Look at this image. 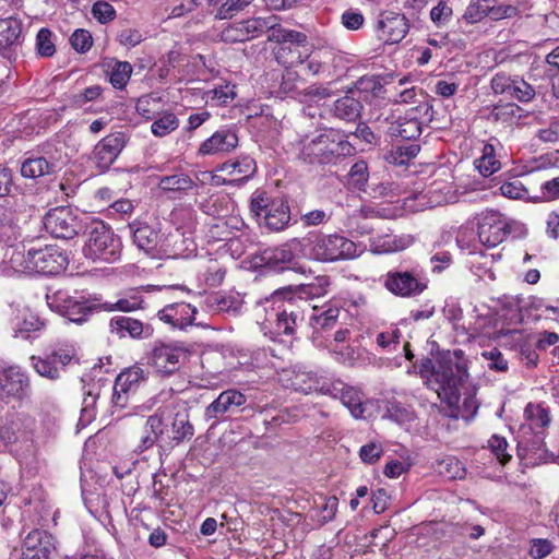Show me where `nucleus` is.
<instances>
[{"label": "nucleus", "instance_id": "1", "mask_svg": "<svg viewBox=\"0 0 559 559\" xmlns=\"http://www.w3.org/2000/svg\"><path fill=\"white\" fill-rule=\"evenodd\" d=\"M423 370H430L428 385L439 399L450 407L460 402V388L466 380L467 367L461 349L447 352L438 356L436 361L427 359L421 365Z\"/></svg>", "mask_w": 559, "mask_h": 559}, {"label": "nucleus", "instance_id": "2", "mask_svg": "<svg viewBox=\"0 0 559 559\" xmlns=\"http://www.w3.org/2000/svg\"><path fill=\"white\" fill-rule=\"evenodd\" d=\"M433 119V107L429 102H420L417 106L409 108L402 117L393 107H384L376 117V122L380 128H385V132L392 138L403 140H416L427 126Z\"/></svg>", "mask_w": 559, "mask_h": 559}, {"label": "nucleus", "instance_id": "3", "mask_svg": "<svg viewBox=\"0 0 559 559\" xmlns=\"http://www.w3.org/2000/svg\"><path fill=\"white\" fill-rule=\"evenodd\" d=\"M301 240L304 242V255L312 260L333 262L357 257L356 243L337 234H319Z\"/></svg>", "mask_w": 559, "mask_h": 559}, {"label": "nucleus", "instance_id": "4", "mask_svg": "<svg viewBox=\"0 0 559 559\" xmlns=\"http://www.w3.org/2000/svg\"><path fill=\"white\" fill-rule=\"evenodd\" d=\"M84 255L93 261L112 263L121 255V241L111 227L103 221L94 219L86 225Z\"/></svg>", "mask_w": 559, "mask_h": 559}, {"label": "nucleus", "instance_id": "5", "mask_svg": "<svg viewBox=\"0 0 559 559\" xmlns=\"http://www.w3.org/2000/svg\"><path fill=\"white\" fill-rule=\"evenodd\" d=\"M250 212L270 231H282L290 222L288 201L284 197L271 198L265 191L252 194Z\"/></svg>", "mask_w": 559, "mask_h": 559}, {"label": "nucleus", "instance_id": "6", "mask_svg": "<svg viewBox=\"0 0 559 559\" xmlns=\"http://www.w3.org/2000/svg\"><path fill=\"white\" fill-rule=\"evenodd\" d=\"M304 254V242L301 239H292L290 241L272 248H265L252 255L254 267H265L272 271H297L298 254Z\"/></svg>", "mask_w": 559, "mask_h": 559}, {"label": "nucleus", "instance_id": "7", "mask_svg": "<svg viewBox=\"0 0 559 559\" xmlns=\"http://www.w3.org/2000/svg\"><path fill=\"white\" fill-rule=\"evenodd\" d=\"M189 352L181 343H156L148 356V364L160 377H169L180 369Z\"/></svg>", "mask_w": 559, "mask_h": 559}, {"label": "nucleus", "instance_id": "8", "mask_svg": "<svg viewBox=\"0 0 559 559\" xmlns=\"http://www.w3.org/2000/svg\"><path fill=\"white\" fill-rule=\"evenodd\" d=\"M23 261V269L41 274H58L68 264V258L52 246L29 248Z\"/></svg>", "mask_w": 559, "mask_h": 559}, {"label": "nucleus", "instance_id": "9", "mask_svg": "<svg viewBox=\"0 0 559 559\" xmlns=\"http://www.w3.org/2000/svg\"><path fill=\"white\" fill-rule=\"evenodd\" d=\"M480 243L492 248L500 245L511 233L504 215L495 210H485L475 216Z\"/></svg>", "mask_w": 559, "mask_h": 559}, {"label": "nucleus", "instance_id": "10", "mask_svg": "<svg viewBox=\"0 0 559 559\" xmlns=\"http://www.w3.org/2000/svg\"><path fill=\"white\" fill-rule=\"evenodd\" d=\"M343 145L334 139L332 131L321 133L302 145L300 157L308 164H329L342 154Z\"/></svg>", "mask_w": 559, "mask_h": 559}, {"label": "nucleus", "instance_id": "11", "mask_svg": "<svg viewBox=\"0 0 559 559\" xmlns=\"http://www.w3.org/2000/svg\"><path fill=\"white\" fill-rule=\"evenodd\" d=\"M46 298L52 311L76 324L86 322L96 309V306L88 304L87 300L69 296L63 292H57L51 296L47 295Z\"/></svg>", "mask_w": 559, "mask_h": 559}, {"label": "nucleus", "instance_id": "12", "mask_svg": "<svg viewBox=\"0 0 559 559\" xmlns=\"http://www.w3.org/2000/svg\"><path fill=\"white\" fill-rule=\"evenodd\" d=\"M44 226L55 238L72 239L83 228L81 221L70 207L51 209L44 217Z\"/></svg>", "mask_w": 559, "mask_h": 559}, {"label": "nucleus", "instance_id": "13", "mask_svg": "<svg viewBox=\"0 0 559 559\" xmlns=\"http://www.w3.org/2000/svg\"><path fill=\"white\" fill-rule=\"evenodd\" d=\"M383 285L390 293L400 297H415L427 288V284L415 270L390 271L383 276Z\"/></svg>", "mask_w": 559, "mask_h": 559}, {"label": "nucleus", "instance_id": "14", "mask_svg": "<svg viewBox=\"0 0 559 559\" xmlns=\"http://www.w3.org/2000/svg\"><path fill=\"white\" fill-rule=\"evenodd\" d=\"M166 419L170 420V435L168 439L174 444L190 440L194 435L193 425L190 423L187 403L174 399L167 404Z\"/></svg>", "mask_w": 559, "mask_h": 559}, {"label": "nucleus", "instance_id": "15", "mask_svg": "<svg viewBox=\"0 0 559 559\" xmlns=\"http://www.w3.org/2000/svg\"><path fill=\"white\" fill-rule=\"evenodd\" d=\"M147 374L143 368L134 365L121 371L114 385L112 403L115 407L126 408L130 396L136 392L141 383L145 382Z\"/></svg>", "mask_w": 559, "mask_h": 559}, {"label": "nucleus", "instance_id": "16", "mask_svg": "<svg viewBox=\"0 0 559 559\" xmlns=\"http://www.w3.org/2000/svg\"><path fill=\"white\" fill-rule=\"evenodd\" d=\"M126 146V135L121 132L111 133L102 139L92 152V160L100 170H107Z\"/></svg>", "mask_w": 559, "mask_h": 559}, {"label": "nucleus", "instance_id": "17", "mask_svg": "<svg viewBox=\"0 0 559 559\" xmlns=\"http://www.w3.org/2000/svg\"><path fill=\"white\" fill-rule=\"evenodd\" d=\"M409 25L405 15L395 12H383L377 22L379 39L385 44H397L408 33Z\"/></svg>", "mask_w": 559, "mask_h": 559}, {"label": "nucleus", "instance_id": "18", "mask_svg": "<svg viewBox=\"0 0 559 559\" xmlns=\"http://www.w3.org/2000/svg\"><path fill=\"white\" fill-rule=\"evenodd\" d=\"M332 381L333 380L318 376L312 371L298 370L294 372L290 379V385L295 391L305 394L318 393L325 395L326 393L337 391L340 386L338 383H332Z\"/></svg>", "mask_w": 559, "mask_h": 559}, {"label": "nucleus", "instance_id": "19", "mask_svg": "<svg viewBox=\"0 0 559 559\" xmlns=\"http://www.w3.org/2000/svg\"><path fill=\"white\" fill-rule=\"evenodd\" d=\"M55 549L53 537L50 534L33 530L23 540L22 559H49Z\"/></svg>", "mask_w": 559, "mask_h": 559}, {"label": "nucleus", "instance_id": "20", "mask_svg": "<svg viewBox=\"0 0 559 559\" xmlns=\"http://www.w3.org/2000/svg\"><path fill=\"white\" fill-rule=\"evenodd\" d=\"M302 321L304 311L295 300H283L277 307L275 329L278 334L294 335Z\"/></svg>", "mask_w": 559, "mask_h": 559}, {"label": "nucleus", "instance_id": "21", "mask_svg": "<svg viewBox=\"0 0 559 559\" xmlns=\"http://www.w3.org/2000/svg\"><path fill=\"white\" fill-rule=\"evenodd\" d=\"M238 136L230 129H219L201 143L198 153L202 156L222 155L238 146Z\"/></svg>", "mask_w": 559, "mask_h": 559}, {"label": "nucleus", "instance_id": "22", "mask_svg": "<svg viewBox=\"0 0 559 559\" xmlns=\"http://www.w3.org/2000/svg\"><path fill=\"white\" fill-rule=\"evenodd\" d=\"M109 328L110 332L120 338L126 336H130L131 338L136 340L148 338L153 335L154 332L151 324L143 323L138 319L126 316H117L111 318Z\"/></svg>", "mask_w": 559, "mask_h": 559}, {"label": "nucleus", "instance_id": "23", "mask_svg": "<svg viewBox=\"0 0 559 559\" xmlns=\"http://www.w3.org/2000/svg\"><path fill=\"white\" fill-rule=\"evenodd\" d=\"M197 309L187 302H175L165 306L157 313L160 321L174 329H185L194 321Z\"/></svg>", "mask_w": 559, "mask_h": 559}, {"label": "nucleus", "instance_id": "24", "mask_svg": "<svg viewBox=\"0 0 559 559\" xmlns=\"http://www.w3.org/2000/svg\"><path fill=\"white\" fill-rule=\"evenodd\" d=\"M246 401L245 394L240 391L225 390L205 408L204 416L207 420H216L234 408L242 406Z\"/></svg>", "mask_w": 559, "mask_h": 559}, {"label": "nucleus", "instance_id": "25", "mask_svg": "<svg viewBox=\"0 0 559 559\" xmlns=\"http://www.w3.org/2000/svg\"><path fill=\"white\" fill-rule=\"evenodd\" d=\"M0 390L3 396L22 399L29 390V379L21 368L10 367L2 374Z\"/></svg>", "mask_w": 559, "mask_h": 559}, {"label": "nucleus", "instance_id": "26", "mask_svg": "<svg viewBox=\"0 0 559 559\" xmlns=\"http://www.w3.org/2000/svg\"><path fill=\"white\" fill-rule=\"evenodd\" d=\"M332 383H338L337 391L326 393L325 395L340 399L342 404L347 407L355 418H364L366 405L362 402V394L354 386L346 385L341 380H333Z\"/></svg>", "mask_w": 559, "mask_h": 559}, {"label": "nucleus", "instance_id": "27", "mask_svg": "<svg viewBox=\"0 0 559 559\" xmlns=\"http://www.w3.org/2000/svg\"><path fill=\"white\" fill-rule=\"evenodd\" d=\"M485 110L488 111L486 115L488 121L502 127L518 123L523 117V109L513 103H498L486 107Z\"/></svg>", "mask_w": 559, "mask_h": 559}, {"label": "nucleus", "instance_id": "28", "mask_svg": "<svg viewBox=\"0 0 559 559\" xmlns=\"http://www.w3.org/2000/svg\"><path fill=\"white\" fill-rule=\"evenodd\" d=\"M23 23L16 17L0 19V49L20 46L23 41Z\"/></svg>", "mask_w": 559, "mask_h": 559}, {"label": "nucleus", "instance_id": "29", "mask_svg": "<svg viewBox=\"0 0 559 559\" xmlns=\"http://www.w3.org/2000/svg\"><path fill=\"white\" fill-rule=\"evenodd\" d=\"M255 162L250 156H240L234 160L223 163L219 170L230 176L234 181H242L255 173Z\"/></svg>", "mask_w": 559, "mask_h": 559}, {"label": "nucleus", "instance_id": "30", "mask_svg": "<svg viewBox=\"0 0 559 559\" xmlns=\"http://www.w3.org/2000/svg\"><path fill=\"white\" fill-rule=\"evenodd\" d=\"M133 242L145 252L154 250L158 242V234L147 224L133 222L129 224Z\"/></svg>", "mask_w": 559, "mask_h": 559}, {"label": "nucleus", "instance_id": "31", "mask_svg": "<svg viewBox=\"0 0 559 559\" xmlns=\"http://www.w3.org/2000/svg\"><path fill=\"white\" fill-rule=\"evenodd\" d=\"M409 237H399L395 235H380L371 238L370 250L374 253H390L406 249L411 245Z\"/></svg>", "mask_w": 559, "mask_h": 559}, {"label": "nucleus", "instance_id": "32", "mask_svg": "<svg viewBox=\"0 0 559 559\" xmlns=\"http://www.w3.org/2000/svg\"><path fill=\"white\" fill-rule=\"evenodd\" d=\"M362 106L361 103L350 95L336 99L331 109L334 117L354 122L359 119Z\"/></svg>", "mask_w": 559, "mask_h": 559}, {"label": "nucleus", "instance_id": "33", "mask_svg": "<svg viewBox=\"0 0 559 559\" xmlns=\"http://www.w3.org/2000/svg\"><path fill=\"white\" fill-rule=\"evenodd\" d=\"M209 305L217 312L237 314L242 308L243 300L238 293L215 294L209 298Z\"/></svg>", "mask_w": 559, "mask_h": 559}, {"label": "nucleus", "instance_id": "34", "mask_svg": "<svg viewBox=\"0 0 559 559\" xmlns=\"http://www.w3.org/2000/svg\"><path fill=\"white\" fill-rule=\"evenodd\" d=\"M475 165L484 177H489L500 169L501 163L496 157V148L492 143L484 145L480 157L475 159Z\"/></svg>", "mask_w": 559, "mask_h": 559}, {"label": "nucleus", "instance_id": "35", "mask_svg": "<svg viewBox=\"0 0 559 559\" xmlns=\"http://www.w3.org/2000/svg\"><path fill=\"white\" fill-rule=\"evenodd\" d=\"M31 366L34 370L44 378L49 380H57L60 378V367L55 362V358L46 353L45 356H31Z\"/></svg>", "mask_w": 559, "mask_h": 559}, {"label": "nucleus", "instance_id": "36", "mask_svg": "<svg viewBox=\"0 0 559 559\" xmlns=\"http://www.w3.org/2000/svg\"><path fill=\"white\" fill-rule=\"evenodd\" d=\"M524 416L531 430L545 428L550 423V414L542 404L528 403L524 409Z\"/></svg>", "mask_w": 559, "mask_h": 559}, {"label": "nucleus", "instance_id": "37", "mask_svg": "<svg viewBox=\"0 0 559 559\" xmlns=\"http://www.w3.org/2000/svg\"><path fill=\"white\" fill-rule=\"evenodd\" d=\"M245 33L248 40H252L262 36L267 29L272 28L275 23V15L257 16L242 20Z\"/></svg>", "mask_w": 559, "mask_h": 559}, {"label": "nucleus", "instance_id": "38", "mask_svg": "<svg viewBox=\"0 0 559 559\" xmlns=\"http://www.w3.org/2000/svg\"><path fill=\"white\" fill-rule=\"evenodd\" d=\"M53 166L44 157H29L22 163L21 175L36 179L51 173Z\"/></svg>", "mask_w": 559, "mask_h": 559}, {"label": "nucleus", "instance_id": "39", "mask_svg": "<svg viewBox=\"0 0 559 559\" xmlns=\"http://www.w3.org/2000/svg\"><path fill=\"white\" fill-rule=\"evenodd\" d=\"M194 186V181L186 174L165 176L158 182V187L166 192H187Z\"/></svg>", "mask_w": 559, "mask_h": 559}, {"label": "nucleus", "instance_id": "40", "mask_svg": "<svg viewBox=\"0 0 559 559\" xmlns=\"http://www.w3.org/2000/svg\"><path fill=\"white\" fill-rule=\"evenodd\" d=\"M340 309L336 307H329L326 310L320 313H313L311 316L312 326L314 329L313 332V341H317V334L319 331H326L335 326L338 316Z\"/></svg>", "mask_w": 559, "mask_h": 559}, {"label": "nucleus", "instance_id": "41", "mask_svg": "<svg viewBox=\"0 0 559 559\" xmlns=\"http://www.w3.org/2000/svg\"><path fill=\"white\" fill-rule=\"evenodd\" d=\"M48 353L55 358V362L60 367V371L72 361H79L78 349L72 343H59Z\"/></svg>", "mask_w": 559, "mask_h": 559}, {"label": "nucleus", "instance_id": "42", "mask_svg": "<svg viewBox=\"0 0 559 559\" xmlns=\"http://www.w3.org/2000/svg\"><path fill=\"white\" fill-rule=\"evenodd\" d=\"M302 82V78L295 69H292L290 67H284L280 91L282 94L292 97L300 96L301 91L299 90V84Z\"/></svg>", "mask_w": 559, "mask_h": 559}, {"label": "nucleus", "instance_id": "43", "mask_svg": "<svg viewBox=\"0 0 559 559\" xmlns=\"http://www.w3.org/2000/svg\"><path fill=\"white\" fill-rule=\"evenodd\" d=\"M275 59L278 64L295 69V67L302 64L308 60V55H302L297 48L283 46L275 52Z\"/></svg>", "mask_w": 559, "mask_h": 559}, {"label": "nucleus", "instance_id": "44", "mask_svg": "<svg viewBox=\"0 0 559 559\" xmlns=\"http://www.w3.org/2000/svg\"><path fill=\"white\" fill-rule=\"evenodd\" d=\"M132 66L128 61H117L109 72V82L115 88H123L130 80Z\"/></svg>", "mask_w": 559, "mask_h": 559}, {"label": "nucleus", "instance_id": "45", "mask_svg": "<svg viewBox=\"0 0 559 559\" xmlns=\"http://www.w3.org/2000/svg\"><path fill=\"white\" fill-rule=\"evenodd\" d=\"M495 3H497V0H471L465 16L472 22H478L490 15Z\"/></svg>", "mask_w": 559, "mask_h": 559}, {"label": "nucleus", "instance_id": "46", "mask_svg": "<svg viewBox=\"0 0 559 559\" xmlns=\"http://www.w3.org/2000/svg\"><path fill=\"white\" fill-rule=\"evenodd\" d=\"M557 199H559V177L545 181L537 194L527 197V200L534 203L550 202Z\"/></svg>", "mask_w": 559, "mask_h": 559}, {"label": "nucleus", "instance_id": "47", "mask_svg": "<svg viewBox=\"0 0 559 559\" xmlns=\"http://www.w3.org/2000/svg\"><path fill=\"white\" fill-rule=\"evenodd\" d=\"M178 126L179 120L176 115L167 112L152 123L151 131L154 135L162 138L175 131Z\"/></svg>", "mask_w": 559, "mask_h": 559}, {"label": "nucleus", "instance_id": "48", "mask_svg": "<svg viewBox=\"0 0 559 559\" xmlns=\"http://www.w3.org/2000/svg\"><path fill=\"white\" fill-rule=\"evenodd\" d=\"M166 414H167V404L159 407L153 415H150L144 421L145 428H147L148 431L153 436H155L157 440L163 438V435H164V431L166 428V425H165Z\"/></svg>", "mask_w": 559, "mask_h": 559}, {"label": "nucleus", "instance_id": "49", "mask_svg": "<svg viewBox=\"0 0 559 559\" xmlns=\"http://www.w3.org/2000/svg\"><path fill=\"white\" fill-rule=\"evenodd\" d=\"M226 270L217 261H209L201 276L210 287L221 285L225 278Z\"/></svg>", "mask_w": 559, "mask_h": 559}, {"label": "nucleus", "instance_id": "50", "mask_svg": "<svg viewBox=\"0 0 559 559\" xmlns=\"http://www.w3.org/2000/svg\"><path fill=\"white\" fill-rule=\"evenodd\" d=\"M219 38L227 44L248 41L242 21L226 25L219 33Z\"/></svg>", "mask_w": 559, "mask_h": 559}, {"label": "nucleus", "instance_id": "51", "mask_svg": "<svg viewBox=\"0 0 559 559\" xmlns=\"http://www.w3.org/2000/svg\"><path fill=\"white\" fill-rule=\"evenodd\" d=\"M535 88L526 81L514 76V82L509 97L515 98L521 103H528L535 97Z\"/></svg>", "mask_w": 559, "mask_h": 559}, {"label": "nucleus", "instance_id": "52", "mask_svg": "<svg viewBox=\"0 0 559 559\" xmlns=\"http://www.w3.org/2000/svg\"><path fill=\"white\" fill-rule=\"evenodd\" d=\"M254 0H226L217 10L216 17L227 20L243 11Z\"/></svg>", "mask_w": 559, "mask_h": 559}, {"label": "nucleus", "instance_id": "53", "mask_svg": "<svg viewBox=\"0 0 559 559\" xmlns=\"http://www.w3.org/2000/svg\"><path fill=\"white\" fill-rule=\"evenodd\" d=\"M36 49L41 57H51L56 52L52 40V32L46 27L38 31L36 36Z\"/></svg>", "mask_w": 559, "mask_h": 559}, {"label": "nucleus", "instance_id": "54", "mask_svg": "<svg viewBox=\"0 0 559 559\" xmlns=\"http://www.w3.org/2000/svg\"><path fill=\"white\" fill-rule=\"evenodd\" d=\"M350 185L358 190H364L368 180V167L364 160L355 163L348 173Z\"/></svg>", "mask_w": 559, "mask_h": 559}, {"label": "nucleus", "instance_id": "55", "mask_svg": "<svg viewBox=\"0 0 559 559\" xmlns=\"http://www.w3.org/2000/svg\"><path fill=\"white\" fill-rule=\"evenodd\" d=\"M500 191L503 197L513 199V200H520V199L527 200V197H531L528 194V190L524 187V185L519 179L503 182L500 186Z\"/></svg>", "mask_w": 559, "mask_h": 559}, {"label": "nucleus", "instance_id": "56", "mask_svg": "<svg viewBox=\"0 0 559 559\" xmlns=\"http://www.w3.org/2000/svg\"><path fill=\"white\" fill-rule=\"evenodd\" d=\"M70 44L76 52L85 53L93 45V37L88 31L79 28L71 35Z\"/></svg>", "mask_w": 559, "mask_h": 559}, {"label": "nucleus", "instance_id": "57", "mask_svg": "<svg viewBox=\"0 0 559 559\" xmlns=\"http://www.w3.org/2000/svg\"><path fill=\"white\" fill-rule=\"evenodd\" d=\"M420 151V146L417 143H409L406 145H399L392 152L393 162L397 165H404L412 158L416 157Z\"/></svg>", "mask_w": 559, "mask_h": 559}, {"label": "nucleus", "instance_id": "58", "mask_svg": "<svg viewBox=\"0 0 559 559\" xmlns=\"http://www.w3.org/2000/svg\"><path fill=\"white\" fill-rule=\"evenodd\" d=\"M439 472L447 474L449 478H463L465 469L462 463L455 457H447L439 463Z\"/></svg>", "mask_w": 559, "mask_h": 559}, {"label": "nucleus", "instance_id": "59", "mask_svg": "<svg viewBox=\"0 0 559 559\" xmlns=\"http://www.w3.org/2000/svg\"><path fill=\"white\" fill-rule=\"evenodd\" d=\"M513 82L514 76L500 72L493 75L490 85L495 94L510 96Z\"/></svg>", "mask_w": 559, "mask_h": 559}, {"label": "nucleus", "instance_id": "60", "mask_svg": "<svg viewBox=\"0 0 559 559\" xmlns=\"http://www.w3.org/2000/svg\"><path fill=\"white\" fill-rule=\"evenodd\" d=\"M481 356L488 360V368L498 372H506L508 370V361L503 358L502 353L498 348H490L484 350Z\"/></svg>", "mask_w": 559, "mask_h": 559}, {"label": "nucleus", "instance_id": "61", "mask_svg": "<svg viewBox=\"0 0 559 559\" xmlns=\"http://www.w3.org/2000/svg\"><path fill=\"white\" fill-rule=\"evenodd\" d=\"M488 443L491 452L501 464H506L510 461L511 455L507 451L508 442L504 438L495 435L489 439Z\"/></svg>", "mask_w": 559, "mask_h": 559}, {"label": "nucleus", "instance_id": "62", "mask_svg": "<svg viewBox=\"0 0 559 559\" xmlns=\"http://www.w3.org/2000/svg\"><path fill=\"white\" fill-rule=\"evenodd\" d=\"M92 14L99 23L105 24L116 16L114 7L106 1H97L92 7Z\"/></svg>", "mask_w": 559, "mask_h": 559}, {"label": "nucleus", "instance_id": "63", "mask_svg": "<svg viewBox=\"0 0 559 559\" xmlns=\"http://www.w3.org/2000/svg\"><path fill=\"white\" fill-rule=\"evenodd\" d=\"M365 22L362 13L357 9H347L341 15V23L349 31L359 29Z\"/></svg>", "mask_w": 559, "mask_h": 559}, {"label": "nucleus", "instance_id": "64", "mask_svg": "<svg viewBox=\"0 0 559 559\" xmlns=\"http://www.w3.org/2000/svg\"><path fill=\"white\" fill-rule=\"evenodd\" d=\"M554 550V545L546 538H535L531 540L530 556L533 559H544Z\"/></svg>", "mask_w": 559, "mask_h": 559}]
</instances>
